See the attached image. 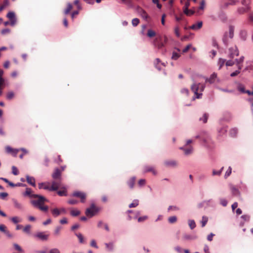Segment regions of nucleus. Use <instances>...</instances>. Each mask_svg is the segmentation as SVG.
I'll use <instances>...</instances> for the list:
<instances>
[{"mask_svg": "<svg viewBox=\"0 0 253 253\" xmlns=\"http://www.w3.org/2000/svg\"><path fill=\"white\" fill-rule=\"evenodd\" d=\"M32 196L33 198L35 199L31 201L32 205L42 211L46 212L48 210V207L44 204L45 202L47 201V199L43 196L38 194Z\"/></svg>", "mask_w": 253, "mask_h": 253, "instance_id": "nucleus-1", "label": "nucleus"}, {"mask_svg": "<svg viewBox=\"0 0 253 253\" xmlns=\"http://www.w3.org/2000/svg\"><path fill=\"white\" fill-rule=\"evenodd\" d=\"M205 87V84L201 83H194L191 86V89L196 95L197 98H200L202 95V93H199L202 92L204 91Z\"/></svg>", "mask_w": 253, "mask_h": 253, "instance_id": "nucleus-2", "label": "nucleus"}, {"mask_svg": "<svg viewBox=\"0 0 253 253\" xmlns=\"http://www.w3.org/2000/svg\"><path fill=\"white\" fill-rule=\"evenodd\" d=\"M168 39L166 36L163 37L159 36L155 38L154 41V45L158 49H161L164 47L165 44L168 42Z\"/></svg>", "mask_w": 253, "mask_h": 253, "instance_id": "nucleus-3", "label": "nucleus"}, {"mask_svg": "<svg viewBox=\"0 0 253 253\" xmlns=\"http://www.w3.org/2000/svg\"><path fill=\"white\" fill-rule=\"evenodd\" d=\"M98 211L99 209L94 204H92L89 208L86 209L85 213L87 217H91L95 215Z\"/></svg>", "mask_w": 253, "mask_h": 253, "instance_id": "nucleus-4", "label": "nucleus"}, {"mask_svg": "<svg viewBox=\"0 0 253 253\" xmlns=\"http://www.w3.org/2000/svg\"><path fill=\"white\" fill-rule=\"evenodd\" d=\"M192 142V140L191 139L187 140L186 141V143L185 145L180 148L181 150H182L185 155H188L191 154L193 152V148L192 146H190L188 148H187V146H188L190 144H191Z\"/></svg>", "mask_w": 253, "mask_h": 253, "instance_id": "nucleus-5", "label": "nucleus"}, {"mask_svg": "<svg viewBox=\"0 0 253 253\" xmlns=\"http://www.w3.org/2000/svg\"><path fill=\"white\" fill-rule=\"evenodd\" d=\"M238 2V0H223L221 2V7L223 8H227L229 6L235 5Z\"/></svg>", "mask_w": 253, "mask_h": 253, "instance_id": "nucleus-6", "label": "nucleus"}, {"mask_svg": "<svg viewBox=\"0 0 253 253\" xmlns=\"http://www.w3.org/2000/svg\"><path fill=\"white\" fill-rule=\"evenodd\" d=\"M72 196L77 197L80 199L81 203H84L86 198V195L85 193L81 191H75L73 193Z\"/></svg>", "mask_w": 253, "mask_h": 253, "instance_id": "nucleus-7", "label": "nucleus"}, {"mask_svg": "<svg viewBox=\"0 0 253 253\" xmlns=\"http://www.w3.org/2000/svg\"><path fill=\"white\" fill-rule=\"evenodd\" d=\"M62 186L61 179H54L52 181L50 188L52 191H56L58 188L62 187Z\"/></svg>", "mask_w": 253, "mask_h": 253, "instance_id": "nucleus-8", "label": "nucleus"}, {"mask_svg": "<svg viewBox=\"0 0 253 253\" xmlns=\"http://www.w3.org/2000/svg\"><path fill=\"white\" fill-rule=\"evenodd\" d=\"M234 28L232 26H230L229 28V33H226L224 34V37L223 39L224 42L227 44V41L226 40V37L228 36L229 37L230 39H232L234 37Z\"/></svg>", "mask_w": 253, "mask_h": 253, "instance_id": "nucleus-9", "label": "nucleus"}, {"mask_svg": "<svg viewBox=\"0 0 253 253\" xmlns=\"http://www.w3.org/2000/svg\"><path fill=\"white\" fill-rule=\"evenodd\" d=\"M239 51L236 46L231 47L229 49V56L230 58H233L235 56H238Z\"/></svg>", "mask_w": 253, "mask_h": 253, "instance_id": "nucleus-10", "label": "nucleus"}, {"mask_svg": "<svg viewBox=\"0 0 253 253\" xmlns=\"http://www.w3.org/2000/svg\"><path fill=\"white\" fill-rule=\"evenodd\" d=\"M34 237L42 241H47L49 237L48 234H45L43 232H39L37 233Z\"/></svg>", "mask_w": 253, "mask_h": 253, "instance_id": "nucleus-11", "label": "nucleus"}, {"mask_svg": "<svg viewBox=\"0 0 253 253\" xmlns=\"http://www.w3.org/2000/svg\"><path fill=\"white\" fill-rule=\"evenodd\" d=\"M7 17L10 21V25L13 26L16 23L15 15L14 12H9L6 15Z\"/></svg>", "mask_w": 253, "mask_h": 253, "instance_id": "nucleus-12", "label": "nucleus"}, {"mask_svg": "<svg viewBox=\"0 0 253 253\" xmlns=\"http://www.w3.org/2000/svg\"><path fill=\"white\" fill-rule=\"evenodd\" d=\"M5 150L7 153L12 154L14 157L16 156L17 153L19 151V149H14L8 146L5 147Z\"/></svg>", "mask_w": 253, "mask_h": 253, "instance_id": "nucleus-13", "label": "nucleus"}, {"mask_svg": "<svg viewBox=\"0 0 253 253\" xmlns=\"http://www.w3.org/2000/svg\"><path fill=\"white\" fill-rule=\"evenodd\" d=\"M197 238L196 236H193L188 234H184L182 235V239L183 241H188L196 239Z\"/></svg>", "mask_w": 253, "mask_h": 253, "instance_id": "nucleus-14", "label": "nucleus"}, {"mask_svg": "<svg viewBox=\"0 0 253 253\" xmlns=\"http://www.w3.org/2000/svg\"><path fill=\"white\" fill-rule=\"evenodd\" d=\"M244 60V57L242 56L239 59H236L235 60V64L238 66L239 70H241L242 68V63Z\"/></svg>", "mask_w": 253, "mask_h": 253, "instance_id": "nucleus-15", "label": "nucleus"}, {"mask_svg": "<svg viewBox=\"0 0 253 253\" xmlns=\"http://www.w3.org/2000/svg\"><path fill=\"white\" fill-rule=\"evenodd\" d=\"M52 176L54 179H61V171L58 169H56Z\"/></svg>", "mask_w": 253, "mask_h": 253, "instance_id": "nucleus-16", "label": "nucleus"}, {"mask_svg": "<svg viewBox=\"0 0 253 253\" xmlns=\"http://www.w3.org/2000/svg\"><path fill=\"white\" fill-rule=\"evenodd\" d=\"M144 172H152L154 175H156L157 174V172L154 169V168L152 166H147L144 168Z\"/></svg>", "mask_w": 253, "mask_h": 253, "instance_id": "nucleus-17", "label": "nucleus"}, {"mask_svg": "<svg viewBox=\"0 0 253 253\" xmlns=\"http://www.w3.org/2000/svg\"><path fill=\"white\" fill-rule=\"evenodd\" d=\"M136 180V177L135 176L131 177L127 182V184L130 189H132L134 187Z\"/></svg>", "mask_w": 253, "mask_h": 253, "instance_id": "nucleus-18", "label": "nucleus"}, {"mask_svg": "<svg viewBox=\"0 0 253 253\" xmlns=\"http://www.w3.org/2000/svg\"><path fill=\"white\" fill-rule=\"evenodd\" d=\"M138 12L140 13L141 16L144 19L147 20L149 18V16L147 12L142 8H139L138 9Z\"/></svg>", "mask_w": 253, "mask_h": 253, "instance_id": "nucleus-19", "label": "nucleus"}, {"mask_svg": "<svg viewBox=\"0 0 253 253\" xmlns=\"http://www.w3.org/2000/svg\"><path fill=\"white\" fill-rule=\"evenodd\" d=\"M203 25V23L202 21L198 22L197 23L194 24L191 26H190V28L191 29L194 30H197L201 28Z\"/></svg>", "mask_w": 253, "mask_h": 253, "instance_id": "nucleus-20", "label": "nucleus"}, {"mask_svg": "<svg viewBox=\"0 0 253 253\" xmlns=\"http://www.w3.org/2000/svg\"><path fill=\"white\" fill-rule=\"evenodd\" d=\"M251 9V7L250 6H248L246 7H239L238 8L237 11L239 14H244L248 12Z\"/></svg>", "mask_w": 253, "mask_h": 253, "instance_id": "nucleus-21", "label": "nucleus"}, {"mask_svg": "<svg viewBox=\"0 0 253 253\" xmlns=\"http://www.w3.org/2000/svg\"><path fill=\"white\" fill-rule=\"evenodd\" d=\"M216 77H217V74L215 73H213L211 75L210 78L206 79V81L210 83V84L213 83L215 82V79L216 78Z\"/></svg>", "mask_w": 253, "mask_h": 253, "instance_id": "nucleus-22", "label": "nucleus"}, {"mask_svg": "<svg viewBox=\"0 0 253 253\" xmlns=\"http://www.w3.org/2000/svg\"><path fill=\"white\" fill-rule=\"evenodd\" d=\"M73 8V5L72 3L69 2L67 4V7L64 10V14L65 15H67L68 14L71 10Z\"/></svg>", "mask_w": 253, "mask_h": 253, "instance_id": "nucleus-23", "label": "nucleus"}, {"mask_svg": "<svg viewBox=\"0 0 253 253\" xmlns=\"http://www.w3.org/2000/svg\"><path fill=\"white\" fill-rule=\"evenodd\" d=\"M14 206L15 208L19 209V210H22L23 209V206L21 203L19 202L16 199H13L12 200Z\"/></svg>", "mask_w": 253, "mask_h": 253, "instance_id": "nucleus-24", "label": "nucleus"}, {"mask_svg": "<svg viewBox=\"0 0 253 253\" xmlns=\"http://www.w3.org/2000/svg\"><path fill=\"white\" fill-rule=\"evenodd\" d=\"M26 179L27 182L33 186H35V179L33 177H31L28 175L26 176Z\"/></svg>", "mask_w": 253, "mask_h": 253, "instance_id": "nucleus-25", "label": "nucleus"}, {"mask_svg": "<svg viewBox=\"0 0 253 253\" xmlns=\"http://www.w3.org/2000/svg\"><path fill=\"white\" fill-rule=\"evenodd\" d=\"M154 65L155 67L159 70H160L161 69L162 63H161V61L159 58H156L154 61Z\"/></svg>", "mask_w": 253, "mask_h": 253, "instance_id": "nucleus-26", "label": "nucleus"}, {"mask_svg": "<svg viewBox=\"0 0 253 253\" xmlns=\"http://www.w3.org/2000/svg\"><path fill=\"white\" fill-rule=\"evenodd\" d=\"M165 164L168 167H175L177 165L176 162L173 160L167 161L165 162Z\"/></svg>", "mask_w": 253, "mask_h": 253, "instance_id": "nucleus-27", "label": "nucleus"}, {"mask_svg": "<svg viewBox=\"0 0 253 253\" xmlns=\"http://www.w3.org/2000/svg\"><path fill=\"white\" fill-rule=\"evenodd\" d=\"M62 229V227L61 226H58L55 227L54 232H53V235L55 236H58L60 234V232Z\"/></svg>", "mask_w": 253, "mask_h": 253, "instance_id": "nucleus-28", "label": "nucleus"}, {"mask_svg": "<svg viewBox=\"0 0 253 253\" xmlns=\"http://www.w3.org/2000/svg\"><path fill=\"white\" fill-rule=\"evenodd\" d=\"M51 212L52 215L55 217H57L58 216H59L60 214V212H59V209H57V208H54V209H51Z\"/></svg>", "mask_w": 253, "mask_h": 253, "instance_id": "nucleus-29", "label": "nucleus"}, {"mask_svg": "<svg viewBox=\"0 0 253 253\" xmlns=\"http://www.w3.org/2000/svg\"><path fill=\"white\" fill-rule=\"evenodd\" d=\"M230 189L232 192V194L234 196H238L239 195V191L237 188H236L235 186L231 185L230 186Z\"/></svg>", "mask_w": 253, "mask_h": 253, "instance_id": "nucleus-30", "label": "nucleus"}, {"mask_svg": "<svg viewBox=\"0 0 253 253\" xmlns=\"http://www.w3.org/2000/svg\"><path fill=\"white\" fill-rule=\"evenodd\" d=\"M10 220L14 224L18 223L19 222H21V221H22V219L18 216L12 217L10 218Z\"/></svg>", "mask_w": 253, "mask_h": 253, "instance_id": "nucleus-31", "label": "nucleus"}, {"mask_svg": "<svg viewBox=\"0 0 253 253\" xmlns=\"http://www.w3.org/2000/svg\"><path fill=\"white\" fill-rule=\"evenodd\" d=\"M75 235L77 236L78 238L79 239V242L81 244L84 243V238L83 235L80 233H75Z\"/></svg>", "mask_w": 253, "mask_h": 253, "instance_id": "nucleus-32", "label": "nucleus"}, {"mask_svg": "<svg viewBox=\"0 0 253 253\" xmlns=\"http://www.w3.org/2000/svg\"><path fill=\"white\" fill-rule=\"evenodd\" d=\"M183 12H184V14H186L187 16H191L194 13V11L189 9L188 8H184Z\"/></svg>", "mask_w": 253, "mask_h": 253, "instance_id": "nucleus-33", "label": "nucleus"}, {"mask_svg": "<svg viewBox=\"0 0 253 253\" xmlns=\"http://www.w3.org/2000/svg\"><path fill=\"white\" fill-rule=\"evenodd\" d=\"M80 211L77 210H71L70 211V214L73 216H77L80 214Z\"/></svg>", "mask_w": 253, "mask_h": 253, "instance_id": "nucleus-34", "label": "nucleus"}, {"mask_svg": "<svg viewBox=\"0 0 253 253\" xmlns=\"http://www.w3.org/2000/svg\"><path fill=\"white\" fill-rule=\"evenodd\" d=\"M226 62V60L222 59V58H219L218 61V65L219 66V69H220L222 66L224 65V63Z\"/></svg>", "mask_w": 253, "mask_h": 253, "instance_id": "nucleus-35", "label": "nucleus"}, {"mask_svg": "<svg viewBox=\"0 0 253 253\" xmlns=\"http://www.w3.org/2000/svg\"><path fill=\"white\" fill-rule=\"evenodd\" d=\"M139 201L138 200H134L133 201L132 203L129 205V208H135L138 205Z\"/></svg>", "mask_w": 253, "mask_h": 253, "instance_id": "nucleus-36", "label": "nucleus"}, {"mask_svg": "<svg viewBox=\"0 0 253 253\" xmlns=\"http://www.w3.org/2000/svg\"><path fill=\"white\" fill-rule=\"evenodd\" d=\"M31 229V226L30 225H27L25 226V227L23 229V231L24 232L27 234H30Z\"/></svg>", "mask_w": 253, "mask_h": 253, "instance_id": "nucleus-37", "label": "nucleus"}, {"mask_svg": "<svg viewBox=\"0 0 253 253\" xmlns=\"http://www.w3.org/2000/svg\"><path fill=\"white\" fill-rule=\"evenodd\" d=\"M34 194H32V190L30 188H27L26 189V191L24 193L25 196H28L30 197L33 198V196Z\"/></svg>", "mask_w": 253, "mask_h": 253, "instance_id": "nucleus-38", "label": "nucleus"}, {"mask_svg": "<svg viewBox=\"0 0 253 253\" xmlns=\"http://www.w3.org/2000/svg\"><path fill=\"white\" fill-rule=\"evenodd\" d=\"M188 224L191 229H193L196 227L195 222L193 220H189Z\"/></svg>", "mask_w": 253, "mask_h": 253, "instance_id": "nucleus-39", "label": "nucleus"}, {"mask_svg": "<svg viewBox=\"0 0 253 253\" xmlns=\"http://www.w3.org/2000/svg\"><path fill=\"white\" fill-rule=\"evenodd\" d=\"M14 97V93L12 91L8 92L6 94V98L8 100H11Z\"/></svg>", "mask_w": 253, "mask_h": 253, "instance_id": "nucleus-40", "label": "nucleus"}, {"mask_svg": "<svg viewBox=\"0 0 253 253\" xmlns=\"http://www.w3.org/2000/svg\"><path fill=\"white\" fill-rule=\"evenodd\" d=\"M180 56V55L179 53H177L176 52H174L173 51L172 52V57H171V58L173 60H177L179 57Z\"/></svg>", "mask_w": 253, "mask_h": 253, "instance_id": "nucleus-41", "label": "nucleus"}, {"mask_svg": "<svg viewBox=\"0 0 253 253\" xmlns=\"http://www.w3.org/2000/svg\"><path fill=\"white\" fill-rule=\"evenodd\" d=\"M156 35V33L152 30H148L147 32V36L148 37L150 38H152L154 37Z\"/></svg>", "mask_w": 253, "mask_h": 253, "instance_id": "nucleus-42", "label": "nucleus"}, {"mask_svg": "<svg viewBox=\"0 0 253 253\" xmlns=\"http://www.w3.org/2000/svg\"><path fill=\"white\" fill-rule=\"evenodd\" d=\"M240 36H241V38L243 40H245L246 39L247 36V32L246 31H242L240 32Z\"/></svg>", "mask_w": 253, "mask_h": 253, "instance_id": "nucleus-43", "label": "nucleus"}, {"mask_svg": "<svg viewBox=\"0 0 253 253\" xmlns=\"http://www.w3.org/2000/svg\"><path fill=\"white\" fill-rule=\"evenodd\" d=\"M169 222L170 223H173L177 220V217L175 216H170L168 219Z\"/></svg>", "mask_w": 253, "mask_h": 253, "instance_id": "nucleus-44", "label": "nucleus"}, {"mask_svg": "<svg viewBox=\"0 0 253 253\" xmlns=\"http://www.w3.org/2000/svg\"><path fill=\"white\" fill-rule=\"evenodd\" d=\"M105 246L108 251H112L113 249V244L112 243H106Z\"/></svg>", "mask_w": 253, "mask_h": 253, "instance_id": "nucleus-45", "label": "nucleus"}, {"mask_svg": "<svg viewBox=\"0 0 253 253\" xmlns=\"http://www.w3.org/2000/svg\"><path fill=\"white\" fill-rule=\"evenodd\" d=\"M208 220V217L206 216H203L202 221V227H204L206 224H207Z\"/></svg>", "mask_w": 253, "mask_h": 253, "instance_id": "nucleus-46", "label": "nucleus"}, {"mask_svg": "<svg viewBox=\"0 0 253 253\" xmlns=\"http://www.w3.org/2000/svg\"><path fill=\"white\" fill-rule=\"evenodd\" d=\"M66 190L64 189L63 190H59L57 192V194L60 196H66Z\"/></svg>", "mask_w": 253, "mask_h": 253, "instance_id": "nucleus-47", "label": "nucleus"}, {"mask_svg": "<svg viewBox=\"0 0 253 253\" xmlns=\"http://www.w3.org/2000/svg\"><path fill=\"white\" fill-rule=\"evenodd\" d=\"M12 172L15 175H17L18 174L19 171L16 167H15V166L12 167Z\"/></svg>", "mask_w": 253, "mask_h": 253, "instance_id": "nucleus-48", "label": "nucleus"}, {"mask_svg": "<svg viewBox=\"0 0 253 253\" xmlns=\"http://www.w3.org/2000/svg\"><path fill=\"white\" fill-rule=\"evenodd\" d=\"M208 116H209V115H208V114L205 113L204 116H203V118H201L200 119V121H203V122L204 123H206L207 122Z\"/></svg>", "mask_w": 253, "mask_h": 253, "instance_id": "nucleus-49", "label": "nucleus"}, {"mask_svg": "<svg viewBox=\"0 0 253 253\" xmlns=\"http://www.w3.org/2000/svg\"><path fill=\"white\" fill-rule=\"evenodd\" d=\"M223 167H222L221 169L218 170V171H216L215 170H213L212 171V175H219L221 174V172H222V171L223 169Z\"/></svg>", "mask_w": 253, "mask_h": 253, "instance_id": "nucleus-50", "label": "nucleus"}, {"mask_svg": "<svg viewBox=\"0 0 253 253\" xmlns=\"http://www.w3.org/2000/svg\"><path fill=\"white\" fill-rule=\"evenodd\" d=\"M139 23V20L138 18H134L132 20V24L133 26H136Z\"/></svg>", "mask_w": 253, "mask_h": 253, "instance_id": "nucleus-51", "label": "nucleus"}, {"mask_svg": "<svg viewBox=\"0 0 253 253\" xmlns=\"http://www.w3.org/2000/svg\"><path fill=\"white\" fill-rule=\"evenodd\" d=\"M231 171H232V169H231V167H229L228 168V169L227 170L226 172H225V174L224 175V177L225 178H226L227 177H228L231 174Z\"/></svg>", "mask_w": 253, "mask_h": 253, "instance_id": "nucleus-52", "label": "nucleus"}, {"mask_svg": "<svg viewBox=\"0 0 253 253\" xmlns=\"http://www.w3.org/2000/svg\"><path fill=\"white\" fill-rule=\"evenodd\" d=\"M251 0H242L241 3L243 5L246 6L247 7L248 6H249V4L250 3Z\"/></svg>", "mask_w": 253, "mask_h": 253, "instance_id": "nucleus-53", "label": "nucleus"}, {"mask_svg": "<svg viewBox=\"0 0 253 253\" xmlns=\"http://www.w3.org/2000/svg\"><path fill=\"white\" fill-rule=\"evenodd\" d=\"M248 20H249V22L250 24H253V12L249 14V17H248Z\"/></svg>", "mask_w": 253, "mask_h": 253, "instance_id": "nucleus-54", "label": "nucleus"}, {"mask_svg": "<svg viewBox=\"0 0 253 253\" xmlns=\"http://www.w3.org/2000/svg\"><path fill=\"white\" fill-rule=\"evenodd\" d=\"M79 12L78 10H75L72 12L71 16V18L73 20H74L76 16L79 14Z\"/></svg>", "mask_w": 253, "mask_h": 253, "instance_id": "nucleus-55", "label": "nucleus"}, {"mask_svg": "<svg viewBox=\"0 0 253 253\" xmlns=\"http://www.w3.org/2000/svg\"><path fill=\"white\" fill-rule=\"evenodd\" d=\"M148 219V216L147 215H144L141 217H140L138 218V221L139 222H143Z\"/></svg>", "mask_w": 253, "mask_h": 253, "instance_id": "nucleus-56", "label": "nucleus"}, {"mask_svg": "<svg viewBox=\"0 0 253 253\" xmlns=\"http://www.w3.org/2000/svg\"><path fill=\"white\" fill-rule=\"evenodd\" d=\"M44 187H43V189H45V190H48L49 191H52V190L50 188V184L49 183H44Z\"/></svg>", "mask_w": 253, "mask_h": 253, "instance_id": "nucleus-57", "label": "nucleus"}, {"mask_svg": "<svg viewBox=\"0 0 253 253\" xmlns=\"http://www.w3.org/2000/svg\"><path fill=\"white\" fill-rule=\"evenodd\" d=\"M78 201L74 199H70L68 201V203L70 205H76L78 204Z\"/></svg>", "mask_w": 253, "mask_h": 253, "instance_id": "nucleus-58", "label": "nucleus"}, {"mask_svg": "<svg viewBox=\"0 0 253 253\" xmlns=\"http://www.w3.org/2000/svg\"><path fill=\"white\" fill-rule=\"evenodd\" d=\"M235 64V61L233 60H228L226 62V65L227 66H232Z\"/></svg>", "mask_w": 253, "mask_h": 253, "instance_id": "nucleus-59", "label": "nucleus"}, {"mask_svg": "<svg viewBox=\"0 0 253 253\" xmlns=\"http://www.w3.org/2000/svg\"><path fill=\"white\" fill-rule=\"evenodd\" d=\"M13 246L16 250H17L19 252H23L22 249L20 247V246H19L18 244L15 243L13 244Z\"/></svg>", "mask_w": 253, "mask_h": 253, "instance_id": "nucleus-60", "label": "nucleus"}, {"mask_svg": "<svg viewBox=\"0 0 253 253\" xmlns=\"http://www.w3.org/2000/svg\"><path fill=\"white\" fill-rule=\"evenodd\" d=\"M145 180L144 179H141L138 181V184L140 186H142L144 185L145 184Z\"/></svg>", "mask_w": 253, "mask_h": 253, "instance_id": "nucleus-61", "label": "nucleus"}, {"mask_svg": "<svg viewBox=\"0 0 253 253\" xmlns=\"http://www.w3.org/2000/svg\"><path fill=\"white\" fill-rule=\"evenodd\" d=\"M220 204L224 207H225L227 205V201L225 199H220Z\"/></svg>", "mask_w": 253, "mask_h": 253, "instance_id": "nucleus-62", "label": "nucleus"}, {"mask_svg": "<svg viewBox=\"0 0 253 253\" xmlns=\"http://www.w3.org/2000/svg\"><path fill=\"white\" fill-rule=\"evenodd\" d=\"M9 32L10 30L9 29L6 28L1 30V34L2 35H6L9 33Z\"/></svg>", "mask_w": 253, "mask_h": 253, "instance_id": "nucleus-63", "label": "nucleus"}, {"mask_svg": "<svg viewBox=\"0 0 253 253\" xmlns=\"http://www.w3.org/2000/svg\"><path fill=\"white\" fill-rule=\"evenodd\" d=\"M49 253H60V251L58 249L54 248L50 250Z\"/></svg>", "mask_w": 253, "mask_h": 253, "instance_id": "nucleus-64", "label": "nucleus"}]
</instances>
